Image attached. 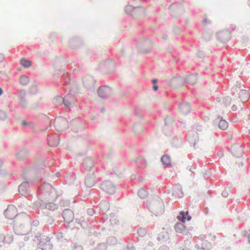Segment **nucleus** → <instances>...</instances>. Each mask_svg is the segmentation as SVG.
I'll list each match as a JSON object with an SVG mask.
<instances>
[{"mask_svg": "<svg viewBox=\"0 0 250 250\" xmlns=\"http://www.w3.org/2000/svg\"><path fill=\"white\" fill-rule=\"evenodd\" d=\"M47 142L51 146H56L59 143V136L57 134H51L48 136Z\"/></svg>", "mask_w": 250, "mask_h": 250, "instance_id": "f257e3e1", "label": "nucleus"}, {"mask_svg": "<svg viewBox=\"0 0 250 250\" xmlns=\"http://www.w3.org/2000/svg\"><path fill=\"white\" fill-rule=\"evenodd\" d=\"M101 187L103 190L109 194H112L115 192V188L110 183L103 182L101 185Z\"/></svg>", "mask_w": 250, "mask_h": 250, "instance_id": "f03ea898", "label": "nucleus"}, {"mask_svg": "<svg viewBox=\"0 0 250 250\" xmlns=\"http://www.w3.org/2000/svg\"><path fill=\"white\" fill-rule=\"evenodd\" d=\"M98 93L100 97L104 98L109 95L110 89L107 86H103L99 88Z\"/></svg>", "mask_w": 250, "mask_h": 250, "instance_id": "7ed1b4c3", "label": "nucleus"}, {"mask_svg": "<svg viewBox=\"0 0 250 250\" xmlns=\"http://www.w3.org/2000/svg\"><path fill=\"white\" fill-rule=\"evenodd\" d=\"M4 214L7 218L12 219L17 215L16 209L13 207H8L5 210Z\"/></svg>", "mask_w": 250, "mask_h": 250, "instance_id": "20e7f679", "label": "nucleus"}, {"mask_svg": "<svg viewBox=\"0 0 250 250\" xmlns=\"http://www.w3.org/2000/svg\"><path fill=\"white\" fill-rule=\"evenodd\" d=\"M177 218L183 223H184L186 220L189 221L191 220V217L188 214V212L181 211L179 215L177 216Z\"/></svg>", "mask_w": 250, "mask_h": 250, "instance_id": "39448f33", "label": "nucleus"}, {"mask_svg": "<svg viewBox=\"0 0 250 250\" xmlns=\"http://www.w3.org/2000/svg\"><path fill=\"white\" fill-rule=\"evenodd\" d=\"M62 216L66 222L70 221L73 218V214L71 210H66L62 212Z\"/></svg>", "mask_w": 250, "mask_h": 250, "instance_id": "423d86ee", "label": "nucleus"}, {"mask_svg": "<svg viewBox=\"0 0 250 250\" xmlns=\"http://www.w3.org/2000/svg\"><path fill=\"white\" fill-rule=\"evenodd\" d=\"M250 93L246 90H243L240 93V97L243 102L247 101L250 98Z\"/></svg>", "mask_w": 250, "mask_h": 250, "instance_id": "0eeeda50", "label": "nucleus"}, {"mask_svg": "<svg viewBox=\"0 0 250 250\" xmlns=\"http://www.w3.org/2000/svg\"><path fill=\"white\" fill-rule=\"evenodd\" d=\"M174 228L176 232L182 233L185 229V226L181 223H178L175 225Z\"/></svg>", "mask_w": 250, "mask_h": 250, "instance_id": "6e6552de", "label": "nucleus"}, {"mask_svg": "<svg viewBox=\"0 0 250 250\" xmlns=\"http://www.w3.org/2000/svg\"><path fill=\"white\" fill-rule=\"evenodd\" d=\"M161 161L164 165L169 166L170 164V157L167 155H165L162 157Z\"/></svg>", "mask_w": 250, "mask_h": 250, "instance_id": "1a4fd4ad", "label": "nucleus"}, {"mask_svg": "<svg viewBox=\"0 0 250 250\" xmlns=\"http://www.w3.org/2000/svg\"><path fill=\"white\" fill-rule=\"evenodd\" d=\"M218 126L220 129L225 130L228 127V123L224 120H221L219 123Z\"/></svg>", "mask_w": 250, "mask_h": 250, "instance_id": "9d476101", "label": "nucleus"}, {"mask_svg": "<svg viewBox=\"0 0 250 250\" xmlns=\"http://www.w3.org/2000/svg\"><path fill=\"white\" fill-rule=\"evenodd\" d=\"M20 83L22 85H26L29 82V78L25 75H22L20 77Z\"/></svg>", "mask_w": 250, "mask_h": 250, "instance_id": "9b49d317", "label": "nucleus"}, {"mask_svg": "<svg viewBox=\"0 0 250 250\" xmlns=\"http://www.w3.org/2000/svg\"><path fill=\"white\" fill-rule=\"evenodd\" d=\"M21 64L25 67H28L31 65V62L25 59H22L21 60Z\"/></svg>", "mask_w": 250, "mask_h": 250, "instance_id": "f8f14e48", "label": "nucleus"}, {"mask_svg": "<svg viewBox=\"0 0 250 250\" xmlns=\"http://www.w3.org/2000/svg\"><path fill=\"white\" fill-rule=\"evenodd\" d=\"M138 195L141 198H144L147 196V192L144 189H140L138 191Z\"/></svg>", "mask_w": 250, "mask_h": 250, "instance_id": "ddd939ff", "label": "nucleus"}, {"mask_svg": "<svg viewBox=\"0 0 250 250\" xmlns=\"http://www.w3.org/2000/svg\"><path fill=\"white\" fill-rule=\"evenodd\" d=\"M139 161L143 162V165L142 166H139L141 167H145L146 166V162L143 159H138V162H139Z\"/></svg>", "mask_w": 250, "mask_h": 250, "instance_id": "4468645a", "label": "nucleus"}, {"mask_svg": "<svg viewBox=\"0 0 250 250\" xmlns=\"http://www.w3.org/2000/svg\"><path fill=\"white\" fill-rule=\"evenodd\" d=\"M180 107H181V109H183L184 108L187 107L188 108V109L189 110V108H190L188 105L186 104H181L180 105Z\"/></svg>", "mask_w": 250, "mask_h": 250, "instance_id": "2eb2a0df", "label": "nucleus"}, {"mask_svg": "<svg viewBox=\"0 0 250 250\" xmlns=\"http://www.w3.org/2000/svg\"><path fill=\"white\" fill-rule=\"evenodd\" d=\"M153 89H154L155 91L157 90V89H158V86H157V85H154V86H153Z\"/></svg>", "mask_w": 250, "mask_h": 250, "instance_id": "dca6fc26", "label": "nucleus"}, {"mask_svg": "<svg viewBox=\"0 0 250 250\" xmlns=\"http://www.w3.org/2000/svg\"><path fill=\"white\" fill-rule=\"evenodd\" d=\"M140 231H145V230L144 229H140L138 230V232H140Z\"/></svg>", "mask_w": 250, "mask_h": 250, "instance_id": "f3484780", "label": "nucleus"}, {"mask_svg": "<svg viewBox=\"0 0 250 250\" xmlns=\"http://www.w3.org/2000/svg\"><path fill=\"white\" fill-rule=\"evenodd\" d=\"M157 80L154 79V80H152V83H155L157 82Z\"/></svg>", "mask_w": 250, "mask_h": 250, "instance_id": "a211bd4d", "label": "nucleus"}, {"mask_svg": "<svg viewBox=\"0 0 250 250\" xmlns=\"http://www.w3.org/2000/svg\"><path fill=\"white\" fill-rule=\"evenodd\" d=\"M2 93V90L1 89V88H0V95H1Z\"/></svg>", "mask_w": 250, "mask_h": 250, "instance_id": "6ab92c4d", "label": "nucleus"}, {"mask_svg": "<svg viewBox=\"0 0 250 250\" xmlns=\"http://www.w3.org/2000/svg\"><path fill=\"white\" fill-rule=\"evenodd\" d=\"M42 186H41V187H39V190H42Z\"/></svg>", "mask_w": 250, "mask_h": 250, "instance_id": "aec40b11", "label": "nucleus"}, {"mask_svg": "<svg viewBox=\"0 0 250 250\" xmlns=\"http://www.w3.org/2000/svg\"><path fill=\"white\" fill-rule=\"evenodd\" d=\"M22 124H23V125H26V124L25 121H23L22 122Z\"/></svg>", "mask_w": 250, "mask_h": 250, "instance_id": "412c9836", "label": "nucleus"}, {"mask_svg": "<svg viewBox=\"0 0 250 250\" xmlns=\"http://www.w3.org/2000/svg\"><path fill=\"white\" fill-rule=\"evenodd\" d=\"M249 242L250 243V235H249Z\"/></svg>", "mask_w": 250, "mask_h": 250, "instance_id": "4be33fe9", "label": "nucleus"}, {"mask_svg": "<svg viewBox=\"0 0 250 250\" xmlns=\"http://www.w3.org/2000/svg\"><path fill=\"white\" fill-rule=\"evenodd\" d=\"M22 186V185H21L20 186V188H21Z\"/></svg>", "mask_w": 250, "mask_h": 250, "instance_id": "5701e85b", "label": "nucleus"}, {"mask_svg": "<svg viewBox=\"0 0 250 250\" xmlns=\"http://www.w3.org/2000/svg\"><path fill=\"white\" fill-rule=\"evenodd\" d=\"M40 250H43L42 249H40Z\"/></svg>", "mask_w": 250, "mask_h": 250, "instance_id": "b1692460", "label": "nucleus"}]
</instances>
